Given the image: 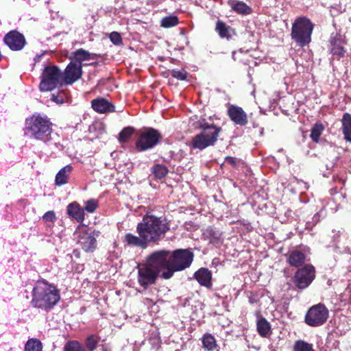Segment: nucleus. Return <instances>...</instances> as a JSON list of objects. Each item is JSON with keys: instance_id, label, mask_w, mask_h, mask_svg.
I'll return each instance as SVG.
<instances>
[{"instance_id": "obj_1", "label": "nucleus", "mask_w": 351, "mask_h": 351, "mask_svg": "<svg viewBox=\"0 0 351 351\" xmlns=\"http://www.w3.org/2000/svg\"><path fill=\"white\" fill-rule=\"evenodd\" d=\"M59 290L46 280H38L32 290V305L46 312L51 311L60 301Z\"/></svg>"}, {"instance_id": "obj_2", "label": "nucleus", "mask_w": 351, "mask_h": 351, "mask_svg": "<svg viewBox=\"0 0 351 351\" xmlns=\"http://www.w3.org/2000/svg\"><path fill=\"white\" fill-rule=\"evenodd\" d=\"M169 229L165 219L149 214L144 215L136 226V232H141L149 243L162 239Z\"/></svg>"}, {"instance_id": "obj_3", "label": "nucleus", "mask_w": 351, "mask_h": 351, "mask_svg": "<svg viewBox=\"0 0 351 351\" xmlns=\"http://www.w3.org/2000/svg\"><path fill=\"white\" fill-rule=\"evenodd\" d=\"M27 130L37 140L48 142L51 139L52 123L46 116L34 114L26 120Z\"/></svg>"}, {"instance_id": "obj_4", "label": "nucleus", "mask_w": 351, "mask_h": 351, "mask_svg": "<svg viewBox=\"0 0 351 351\" xmlns=\"http://www.w3.org/2000/svg\"><path fill=\"white\" fill-rule=\"evenodd\" d=\"M193 260V254L187 249H178L172 253L169 252V265L167 271H163L162 277L169 279L174 272L189 267Z\"/></svg>"}, {"instance_id": "obj_5", "label": "nucleus", "mask_w": 351, "mask_h": 351, "mask_svg": "<svg viewBox=\"0 0 351 351\" xmlns=\"http://www.w3.org/2000/svg\"><path fill=\"white\" fill-rule=\"evenodd\" d=\"M313 23L305 16L296 19L292 25L291 36L299 47H304L311 41Z\"/></svg>"}, {"instance_id": "obj_6", "label": "nucleus", "mask_w": 351, "mask_h": 351, "mask_svg": "<svg viewBox=\"0 0 351 351\" xmlns=\"http://www.w3.org/2000/svg\"><path fill=\"white\" fill-rule=\"evenodd\" d=\"M39 89L42 92L51 91L62 84V73L56 66H46L41 75Z\"/></svg>"}, {"instance_id": "obj_7", "label": "nucleus", "mask_w": 351, "mask_h": 351, "mask_svg": "<svg viewBox=\"0 0 351 351\" xmlns=\"http://www.w3.org/2000/svg\"><path fill=\"white\" fill-rule=\"evenodd\" d=\"M162 138L157 130L152 128L141 131L136 142V147L139 152H145L152 149L158 144Z\"/></svg>"}, {"instance_id": "obj_8", "label": "nucleus", "mask_w": 351, "mask_h": 351, "mask_svg": "<svg viewBox=\"0 0 351 351\" xmlns=\"http://www.w3.org/2000/svg\"><path fill=\"white\" fill-rule=\"evenodd\" d=\"M210 130L201 131L193 136L191 144L193 148L203 150L208 147L213 146L217 141L221 128H210Z\"/></svg>"}, {"instance_id": "obj_9", "label": "nucleus", "mask_w": 351, "mask_h": 351, "mask_svg": "<svg viewBox=\"0 0 351 351\" xmlns=\"http://www.w3.org/2000/svg\"><path fill=\"white\" fill-rule=\"evenodd\" d=\"M328 317V311L322 304L313 306L308 311L305 316V322L311 326L323 325Z\"/></svg>"}, {"instance_id": "obj_10", "label": "nucleus", "mask_w": 351, "mask_h": 351, "mask_svg": "<svg viewBox=\"0 0 351 351\" xmlns=\"http://www.w3.org/2000/svg\"><path fill=\"white\" fill-rule=\"evenodd\" d=\"M146 263L158 274L162 269L167 271L169 267V251L163 250L153 252L147 256Z\"/></svg>"}, {"instance_id": "obj_11", "label": "nucleus", "mask_w": 351, "mask_h": 351, "mask_svg": "<svg viewBox=\"0 0 351 351\" xmlns=\"http://www.w3.org/2000/svg\"><path fill=\"white\" fill-rule=\"evenodd\" d=\"M138 284L145 289L149 285H154L158 277V274L154 269L149 267L147 263L138 265L137 267Z\"/></svg>"}, {"instance_id": "obj_12", "label": "nucleus", "mask_w": 351, "mask_h": 351, "mask_svg": "<svg viewBox=\"0 0 351 351\" xmlns=\"http://www.w3.org/2000/svg\"><path fill=\"white\" fill-rule=\"evenodd\" d=\"M314 278V267L311 265H306L296 271L293 278V281L298 288L304 289L311 285Z\"/></svg>"}, {"instance_id": "obj_13", "label": "nucleus", "mask_w": 351, "mask_h": 351, "mask_svg": "<svg viewBox=\"0 0 351 351\" xmlns=\"http://www.w3.org/2000/svg\"><path fill=\"white\" fill-rule=\"evenodd\" d=\"M77 243L86 252H92L96 248L97 240L85 228H78L75 232Z\"/></svg>"}, {"instance_id": "obj_14", "label": "nucleus", "mask_w": 351, "mask_h": 351, "mask_svg": "<svg viewBox=\"0 0 351 351\" xmlns=\"http://www.w3.org/2000/svg\"><path fill=\"white\" fill-rule=\"evenodd\" d=\"M4 42L12 51L22 49L26 42L24 36L17 31H11L4 37Z\"/></svg>"}, {"instance_id": "obj_15", "label": "nucleus", "mask_w": 351, "mask_h": 351, "mask_svg": "<svg viewBox=\"0 0 351 351\" xmlns=\"http://www.w3.org/2000/svg\"><path fill=\"white\" fill-rule=\"evenodd\" d=\"M82 66L71 61L62 74L63 81L66 84H72L82 77Z\"/></svg>"}, {"instance_id": "obj_16", "label": "nucleus", "mask_w": 351, "mask_h": 351, "mask_svg": "<svg viewBox=\"0 0 351 351\" xmlns=\"http://www.w3.org/2000/svg\"><path fill=\"white\" fill-rule=\"evenodd\" d=\"M230 120L236 125L245 126L248 123L247 113L241 107L236 105H230L227 111Z\"/></svg>"}, {"instance_id": "obj_17", "label": "nucleus", "mask_w": 351, "mask_h": 351, "mask_svg": "<svg viewBox=\"0 0 351 351\" xmlns=\"http://www.w3.org/2000/svg\"><path fill=\"white\" fill-rule=\"evenodd\" d=\"M138 236H136L132 233H127L123 238V242L128 245L136 247L141 249H145L148 247L149 241L143 236L141 232H136Z\"/></svg>"}, {"instance_id": "obj_18", "label": "nucleus", "mask_w": 351, "mask_h": 351, "mask_svg": "<svg viewBox=\"0 0 351 351\" xmlns=\"http://www.w3.org/2000/svg\"><path fill=\"white\" fill-rule=\"evenodd\" d=\"M93 109L99 113H106L114 111V106L107 99L99 97L91 102Z\"/></svg>"}, {"instance_id": "obj_19", "label": "nucleus", "mask_w": 351, "mask_h": 351, "mask_svg": "<svg viewBox=\"0 0 351 351\" xmlns=\"http://www.w3.org/2000/svg\"><path fill=\"white\" fill-rule=\"evenodd\" d=\"M99 55L96 53H90L88 51L83 49H80L72 53L71 57V61H73L75 64H79L82 66V62L88 60H93L98 57Z\"/></svg>"}, {"instance_id": "obj_20", "label": "nucleus", "mask_w": 351, "mask_h": 351, "mask_svg": "<svg viewBox=\"0 0 351 351\" xmlns=\"http://www.w3.org/2000/svg\"><path fill=\"white\" fill-rule=\"evenodd\" d=\"M343 40L340 34H336L330 38L331 53L339 58L344 56L346 50L343 47Z\"/></svg>"}, {"instance_id": "obj_21", "label": "nucleus", "mask_w": 351, "mask_h": 351, "mask_svg": "<svg viewBox=\"0 0 351 351\" xmlns=\"http://www.w3.org/2000/svg\"><path fill=\"white\" fill-rule=\"evenodd\" d=\"M195 278L202 286L210 287L212 274L207 268L202 267L194 274Z\"/></svg>"}, {"instance_id": "obj_22", "label": "nucleus", "mask_w": 351, "mask_h": 351, "mask_svg": "<svg viewBox=\"0 0 351 351\" xmlns=\"http://www.w3.org/2000/svg\"><path fill=\"white\" fill-rule=\"evenodd\" d=\"M66 213L77 222L82 223L84 220V210L77 202L69 204L66 207Z\"/></svg>"}, {"instance_id": "obj_23", "label": "nucleus", "mask_w": 351, "mask_h": 351, "mask_svg": "<svg viewBox=\"0 0 351 351\" xmlns=\"http://www.w3.org/2000/svg\"><path fill=\"white\" fill-rule=\"evenodd\" d=\"M72 170L73 167L70 165H67L60 169L55 178V184L58 186L66 184Z\"/></svg>"}, {"instance_id": "obj_24", "label": "nucleus", "mask_w": 351, "mask_h": 351, "mask_svg": "<svg viewBox=\"0 0 351 351\" xmlns=\"http://www.w3.org/2000/svg\"><path fill=\"white\" fill-rule=\"evenodd\" d=\"M215 30L221 38H226L227 40H229L235 34L232 27L220 20L217 21L216 23Z\"/></svg>"}, {"instance_id": "obj_25", "label": "nucleus", "mask_w": 351, "mask_h": 351, "mask_svg": "<svg viewBox=\"0 0 351 351\" xmlns=\"http://www.w3.org/2000/svg\"><path fill=\"white\" fill-rule=\"evenodd\" d=\"M228 3L234 12L239 14L247 15L252 12L251 8L243 1L229 0Z\"/></svg>"}, {"instance_id": "obj_26", "label": "nucleus", "mask_w": 351, "mask_h": 351, "mask_svg": "<svg viewBox=\"0 0 351 351\" xmlns=\"http://www.w3.org/2000/svg\"><path fill=\"white\" fill-rule=\"evenodd\" d=\"M288 261L290 265L298 267L305 262L306 256L303 252L295 250L289 254Z\"/></svg>"}, {"instance_id": "obj_27", "label": "nucleus", "mask_w": 351, "mask_h": 351, "mask_svg": "<svg viewBox=\"0 0 351 351\" xmlns=\"http://www.w3.org/2000/svg\"><path fill=\"white\" fill-rule=\"evenodd\" d=\"M202 342L203 348L206 351H214L218 347L215 338L209 333L203 335Z\"/></svg>"}, {"instance_id": "obj_28", "label": "nucleus", "mask_w": 351, "mask_h": 351, "mask_svg": "<svg viewBox=\"0 0 351 351\" xmlns=\"http://www.w3.org/2000/svg\"><path fill=\"white\" fill-rule=\"evenodd\" d=\"M342 130L345 139L351 142V115L348 113H346L343 116Z\"/></svg>"}, {"instance_id": "obj_29", "label": "nucleus", "mask_w": 351, "mask_h": 351, "mask_svg": "<svg viewBox=\"0 0 351 351\" xmlns=\"http://www.w3.org/2000/svg\"><path fill=\"white\" fill-rule=\"evenodd\" d=\"M257 331L261 337H267L270 334L271 326L265 318L261 317L256 324Z\"/></svg>"}, {"instance_id": "obj_30", "label": "nucleus", "mask_w": 351, "mask_h": 351, "mask_svg": "<svg viewBox=\"0 0 351 351\" xmlns=\"http://www.w3.org/2000/svg\"><path fill=\"white\" fill-rule=\"evenodd\" d=\"M43 345L37 339L28 340L25 346V351H42Z\"/></svg>"}, {"instance_id": "obj_31", "label": "nucleus", "mask_w": 351, "mask_h": 351, "mask_svg": "<svg viewBox=\"0 0 351 351\" xmlns=\"http://www.w3.org/2000/svg\"><path fill=\"white\" fill-rule=\"evenodd\" d=\"M152 169L153 175L157 179H162L165 178L168 173L167 168L163 165H156Z\"/></svg>"}, {"instance_id": "obj_32", "label": "nucleus", "mask_w": 351, "mask_h": 351, "mask_svg": "<svg viewBox=\"0 0 351 351\" xmlns=\"http://www.w3.org/2000/svg\"><path fill=\"white\" fill-rule=\"evenodd\" d=\"M99 341V338L94 335L88 336L85 340V346L88 351H94Z\"/></svg>"}, {"instance_id": "obj_33", "label": "nucleus", "mask_w": 351, "mask_h": 351, "mask_svg": "<svg viewBox=\"0 0 351 351\" xmlns=\"http://www.w3.org/2000/svg\"><path fill=\"white\" fill-rule=\"evenodd\" d=\"M323 130V125L320 123H316L311 129V138L312 141L316 143L318 142Z\"/></svg>"}, {"instance_id": "obj_34", "label": "nucleus", "mask_w": 351, "mask_h": 351, "mask_svg": "<svg viewBox=\"0 0 351 351\" xmlns=\"http://www.w3.org/2000/svg\"><path fill=\"white\" fill-rule=\"evenodd\" d=\"M178 24V18L176 16H168L161 20V26L165 28L174 27Z\"/></svg>"}, {"instance_id": "obj_35", "label": "nucleus", "mask_w": 351, "mask_h": 351, "mask_svg": "<svg viewBox=\"0 0 351 351\" xmlns=\"http://www.w3.org/2000/svg\"><path fill=\"white\" fill-rule=\"evenodd\" d=\"M64 351H86L84 348L77 341L67 342L64 347Z\"/></svg>"}, {"instance_id": "obj_36", "label": "nucleus", "mask_w": 351, "mask_h": 351, "mask_svg": "<svg viewBox=\"0 0 351 351\" xmlns=\"http://www.w3.org/2000/svg\"><path fill=\"white\" fill-rule=\"evenodd\" d=\"M294 351H314L312 344L298 340L295 343Z\"/></svg>"}, {"instance_id": "obj_37", "label": "nucleus", "mask_w": 351, "mask_h": 351, "mask_svg": "<svg viewBox=\"0 0 351 351\" xmlns=\"http://www.w3.org/2000/svg\"><path fill=\"white\" fill-rule=\"evenodd\" d=\"M51 100L58 104H62L68 100V95L64 90L58 91L56 94H52Z\"/></svg>"}, {"instance_id": "obj_38", "label": "nucleus", "mask_w": 351, "mask_h": 351, "mask_svg": "<svg viewBox=\"0 0 351 351\" xmlns=\"http://www.w3.org/2000/svg\"><path fill=\"white\" fill-rule=\"evenodd\" d=\"M134 129L132 127H126L119 133V140L120 142L128 141L133 134Z\"/></svg>"}, {"instance_id": "obj_39", "label": "nucleus", "mask_w": 351, "mask_h": 351, "mask_svg": "<svg viewBox=\"0 0 351 351\" xmlns=\"http://www.w3.org/2000/svg\"><path fill=\"white\" fill-rule=\"evenodd\" d=\"M187 74V72L184 69H174L171 71V76L180 80H186Z\"/></svg>"}, {"instance_id": "obj_40", "label": "nucleus", "mask_w": 351, "mask_h": 351, "mask_svg": "<svg viewBox=\"0 0 351 351\" xmlns=\"http://www.w3.org/2000/svg\"><path fill=\"white\" fill-rule=\"evenodd\" d=\"M98 206L97 202L95 199H89L85 204V210L92 213L95 212Z\"/></svg>"}, {"instance_id": "obj_41", "label": "nucleus", "mask_w": 351, "mask_h": 351, "mask_svg": "<svg viewBox=\"0 0 351 351\" xmlns=\"http://www.w3.org/2000/svg\"><path fill=\"white\" fill-rule=\"evenodd\" d=\"M110 39L111 42L116 45H119L122 43L121 36L120 34L117 32H113L110 34Z\"/></svg>"}, {"instance_id": "obj_42", "label": "nucleus", "mask_w": 351, "mask_h": 351, "mask_svg": "<svg viewBox=\"0 0 351 351\" xmlns=\"http://www.w3.org/2000/svg\"><path fill=\"white\" fill-rule=\"evenodd\" d=\"M43 219L45 221L54 222L56 219V214H55L54 211H53V210L47 211L43 216Z\"/></svg>"}, {"instance_id": "obj_43", "label": "nucleus", "mask_w": 351, "mask_h": 351, "mask_svg": "<svg viewBox=\"0 0 351 351\" xmlns=\"http://www.w3.org/2000/svg\"><path fill=\"white\" fill-rule=\"evenodd\" d=\"M225 162L234 167H235L237 165V159L231 156H226L225 158Z\"/></svg>"}, {"instance_id": "obj_44", "label": "nucleus", "mask_w": 351, "mask_h": 351, "mask_svg": "<svg viewBox=\"0 0 351 351\" xmlns=\"http://www.w3.org/2000/svg\"><path fill=\"white\" fill-rule=\"evenodd\" d=\"M200 128L202 129V131H205V130H210L211 131V129L210 128H218L217 126L215 125L214 124H209L206 122H204V123H200Z\"/></svg>"}, {"instance_id": "obj_45", "label": "nucleus", "mask_w": 351, "mask_h": 351, "mask_svg": "<svg viewBox=\"0 0 351 351\" xmlns=\"http://www.w3.org/2000/svg\"><path fill=\"white\" fill-rule=\"evenodd\" d=\"M144 303L147 305H152L153 304V302L151 299H149V298H145L144 299Z\"/></svg>"}, {"instance_id": "obj_46", "label": "nucleus", "mask_w": 351, "mask_h": 351, "mask_svg": "<svg viewBox=\"0 0 351 351\" xmlns=\"http://www.w3.org/2000/svg\"><path fill=\"white\" fill-rule=\"evenodd\" d=\"M41 56H42V55H39V56H38V55H37V56L35 57L34 60H35V61H38V60H39V59H40V58Z\"/></svg>"}, {"instance_id": "obj_47", "label": "nucleus", "mask_w": 351, "mask_h": 351, "mask_svg": "<svg viewBox=\"0 0 351 351\" xmlns=\"http://www.w3.org/2000/svg\"><path fill=\"white\" fill-rule=\"evenodd\" d=\"M235 55H236V52H235V51H233V52H232V58H233L234 60H236Z\"/></svg>"}, {"instance_id": "obj_48", "label": "nucleus", "mask_w": 351, "mask_h": 351, "mask_svg": "<svg viewBox=\"0 0 351 351\" xmlns=\"http://www.w3.org/2000/svg\"><path fill=\"white\" fill-rule=\"evenodd\" d=\"M54 145L56 146V147H58V145H60L59 143H54Z\"/></svg>"}, {"instance_id": "obj_49", "label": "nucleus", "mask_w": 351, "mask_h": 351, "mask_svg": "<svg viewBox=\"0 0 351 351\" xmlns=\"http://www.w3.org/2000/svg\"><path fill=\"white\" fill-rule=\"evenodd\" d=\"M1 60V54L0 53V60Z\"/></svg>"}]
</instances>
